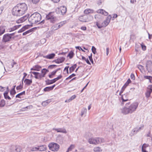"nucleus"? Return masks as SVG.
<instances>
[{
	"mask_svg": "<svg viewBox=\"0 0 152 152\" xmlns=\"http://www.w3.org/2000/svg\"><path fill=\"white\" fill-rule=\"evenodd\" d=\"M62 77V76L61 75H60L57 77L55 78L53 80H49L48 79L45 81L46 84L47 85L52 84L55 83L58 80L61 79Z\"/></svg>",
	"mask_w": 152,
	"mask_h": 152,
	"instance_id": "7",
	"label": "nucleus"
},
{
	"mask_svg": "<svg viewBox=\"0 0 152 152\" xmlns=\"http://www.w3.org/2000/svg\"><path fill=\"white\" fill-rule=\"evenodd\" d=\"M93 150L94 152H100L102 151V150L99 147H94V148Z\"/></svg>",
	"mask_w": 152,
	"mask_h": 152,
	"instance_id": "36",
	"label": "nucleus"
},
{
	"mask_svg": "<svg viewBox=\"0 0 152 152\" xmlns=\"http://www.w3.org/2000/svg\"><path fill=\"white\" fill-rule=\"evenodd\" d=\"M30 26H32V25H27L25 26H23L18 31V33H21V32H22L24 31L26 29L28 28Z\"/></svg>",
	"mask_w": 152,
	"mask_h": 152,
	"instance_id": "19",
	"label": "nucleus"
},
{
	"mask_svg": "<svg viewBox=\"0 0 152 152\" xmlns=\"http://www.w3.org/2000/svg\"><path fill=\"white\" fill-rule=\"evenodd\" d=\"M96 12L102 14L105 16H107L108 14V12L102 9H99L98 10L96 11Z\"/></svg>",
	"mask_w": 152,
	"mask_h": 152,
	"instance_id": "20",
	"label": "nucleus"
},
{
	"mask_svg": "<svg viewBox=\"0 0 152 152\" xmlns=\"http://www.w3.org/2000/svg\"><path fill=\"white\" fill-rule=\"evenodd\" d=\"M151 92H152L151 91L147 90L145 94L146 97L148 98L150 96V94Z\"/></svg>",
	"mask_w": 152,
	"mask_h": 152,
	"instance_id": "39",
	"label": "nucleus"
},
{
	"mask_svg": "<svg viewBox=\"0 0 152 152\" xmlns=\"http://www.w3.org/2000/svg\"><path fill=\"white\" fill-rule=\"evenodd\" d=\"M79 20L81 22H86L88 21V16L87 15H84L80 16L79 18Z\"/></svg>",
	"mask_w": 152,
	"mask_h": 152,
	"instance_id": "12",
	"label": "nucleus"
},
{
	"mask_svg": "<svg viewBox=\"0 0 152 152\" xmlns=\"http://www.w3.org/2000/svg\"><path fill=\"white\" fill-rule=\"evenodd\" d=\"M50 102V100H48L42 102V104L43 106H45L46 105H47Z\"/></svg>",
	"mask_w": 152,
	"mask_h": 152,
	"instance_id": "33",
	"label": "nucleus"
},
{
	"mask_svg": "<svg viewBox=\"0 0 152 152\" xmlns=\"http://www.w3.org/2000/svg\"><path fill=\"white\" fill-rule=\"evenodd\" d=\"M5 32V29L4 27H0V35L3 34Z\"/></svg>",
	"mask_w": 152,
	"mask_h": 152,
	"instance_id": "37",
	"label": "nucleus"
},
{
	"mask_svg": "<svg viewBox=\"0 0 152 152\" xmlns=\"http://www.w3.org/2000/svg\"><path fill=\"white\" fill-rule=\"evenodd\" d=\"M104 142V140L103 138L99 137L94 138L92 137L89 139L88 142L91 144L96 145Z\"/></svg>",
	"mask_w": 152,
	"mask_h": 152,
	"instance_id": "3",
	"label": "nucleus"
},
{
	"mask_svg": "<svg viewBox=\"0 0 152 152\" xmlns=\"http://www.w3.org/2000/svg\"><path fill=\"white\" fill-rule=\"evenodd\" d=\"M24 83L25 85L29 86L32 83V80L31 79H25L24 80Z\"/></svg>",
	"mask_w": 152,
	"mask_h": 152,
	"instance_id": "23",
	"label": "nucleus"
},
{
	"mask_svg": "<svg viewBox=\"0 0 152 152\" xmlns=\"http://www.w3.org/2000/svg\"><path fill=\"white\" fill-rule=\"evenodd\" d=\"M49 71L48 69L45 68L43 69L41 71V73H39V80H41L42 77H45L47 72Z\"/></svg>",
	"mask_w": 152,
	"mask_h": 152,
	"instance_id": "11",
	"label": "nucleus"
},
{
	"mask_svg": "<svg viewBox=\"0 0 152 152\" xmlns=\"http://www.w3.org/2000/svg\"><path fill=\"white\" fill-rule=\"evenodd\" d=\"M56 20V18L55 16L54 17L52 18L49 19L50 22L52 23H54L55 22Z\"/></svg>",
	"mask_w": 152,
	"mask_h": 152,
	"instance_id": "48",
	"label": "nucleus"
},
{
	"mask_svg": "<svg viewBox=\"0 0 152 152\" xmlns=\"http://www.w3.org/2000/svg\"><path fill=\"white\" fill-rule=\"evenodd\" d=\"M29 16V14H28L23 17L21 18L20 19L17 20V23H20L24 22L28 18Z\"/></svg>",
	"mask_w": 152,
	"mask_h": 152,
	"instance_id": "13",
	"label": "nucleus"
},
{
	"mask_svg": "<svg viewBox=\"0 0 152 152\" xmlns=\"http://www.w3.org/2000/svg\"><path fill=\"white\" fill-rule=\"evenodd\" d=\"M64 24L65 23L64 22V21L61 22L58 24V28H59L64 25Z\"/></svg>",
	"mask_w": 152,
	"mask_h": 152,
	"instance_id": "51",
	"label": "nucleus"
},
{
	"mask_svg": "<svg viewBox=\"0 0 152 152\" xmlns=\"http://www.w3.org/2000/svg\"><path fill=\"white\" fill-rule=\"evenodd\" d=\"M59 28L58 26V24H56L52 27V29L53 30H56Z\"/></svg>",
	"mask_w": 152,
	"mask_h": 152,
	"instance_id": "47",
	"label": "nucleus"
},
{
	"mask_svg": "<svg viewBox=\"0 0 152 152\" xmlns=\"http://www.w3.org/2000/svg\"><path fill=\"white\" fill-rule=\"evenodd\" d=\"M76 48L79 50H81L83 52H85V51L83 50L82 48L80 46H76L75 47Z\"/></svg>",
	"mask_w": 152,
	"mask_h": 152,
	"instance_id": "55",
	"label": "nucleus"
},
{
	"mask_svg": "<svg viewBox=\"0 0 152 152\" xmlns=\"http://www.w3.org/2000/svg\"><path fill=\"white\" fill-rule=\"evenodd\" d=\"M94 10L91 9H86L84 11V13L86 14H88L90 13H93Z\"/></svg>",
	"mask_w": 152,
	"mask_h": 152,
	"instance_id": "34",
	"label": "nucleus"
},
{
	"mask_svg": "<svg viewBox=\"0 0 152 152\" xmlns=\"http://www.w3.org/2000/svg\"><path fill=\"white\" fill-rule=\"evenodd\" d=\"M23 83L22 82L21 84H20L19 86L16 87V89L17 90H20L23 88Z\"/></svg>",
	"mask_w": 152,
	"mask_h": 152,
	"instance_id": "40",
	"label": "nucleus"
},
{
	"mask_svg": "<svg viewBox=\"0 0 152 152\" xmlns=\"http://www.w3.org/2000/svg\"><path fill=\"white\" fill-rule=\"evenodd\" d=\"M8 93L7 92H5L4 94V98L6 99H8L10 100L11 99V98L8 95Z\"/></svg>",
	"mask_w": 152,
	"mask_h": 152,
	"instance_id": "30",
	"label": "nucleus"
},
{
	"mask_svg": "<svg viewBox=\"0 0 152 152\" xmlns=\"http://www.w3.org/2000/svg\"><path fill=\"white\" fill-rule=\"evenodd\" d=\"M42 16L38 12H35L32 14L28 18V21L31 24L36 23L41 20Z\"/></svg>",
	"mask_w": 152,
	"mask_h": 152,
	"instance_id": "2",
	"label": "nucleus"
},
{
	"mask_svg": "<svg viewBox=\"0 0 152 152\" xmlns=\"http://www.w3.org/2000/svg\"><path fill=\"white\" fill-rule=\"evenodd\" d=\"M53 130H55L57 131L58 132H61L64 133H66L67 132L65 128H53Z\"/></svg>",
	"mask_w": 152,
	"mask_h": 152,
	"instance_id": "16",
	"label": "nucleus"
},
{
	"mask_svg": "<svg viewBox=\"0 0 152 152\" xmlns=\"http://www.w3.org/2000/svg\"><path fill=\"white\" fill-rule=\"evenodd\" d=\"M138 68V69L141 71L142 70H143L144 69V67L141 65H139L137 66Z\"/></svg>",
	"mask_w": 152,
	"mask_h": 152,
	"instance_id": "53",
	"label": "nucleus"
},
{
	"mask_svg": "<svg viewBox=\"0 0 152 152\" xmlns=\"http://www.w3.org/2000/svg\"><path fill=\"white\" fill-rule=\"evenodd\" d=\"M54 17V16L53 15V13L52 12H50L46 15V18L47 20H49V19L52 18Z\"/></svg>",
	"mask_w": 152,
	"mask_h": 152,
	"instance_id": "27",
	"label": "nucleus"
},
{
	"mask_svg": "<svg viewBox=\"0 0 152 152\" xmlns=\"http://www.w3.org/2000/svg\"><path fill=\"white\" fill-rule=\"evenodd\" d=\"M37 28V27H34V28H33L30 29H29L28 31V32H29V33L31 32H32V31H33L34 30V29H36Z\"/></svg>",
	"mask_w": 152,
	"mask_h": 152,
	"instance_id": "56",
	"label": "nucleus"
},
{
	"mask_svg": "<svg viewBox=\"0 0 152 152\" xmlns=\"http://www.w3.org/2000/svg\"><path fill=\"white\" fill-rule=\"evenodd\" d=\"M80 28L83 31H86V27L85 26H82Z\"/></svg>",
	"mask_w": 152,
	"mask_h": 152,
	"instance_id": "63",
	"label": "nucleus"
},
{
	"mask_svg": "<svg viewBox=\"0 0 152 152\" xmlns=\"http://www.w3.org/2000/svg\"><path fill=\"white\" fill-rule=\"evenodd\" d=\"M30 73H31L34 75V77L36 79L39 80V73L35 72H31Z\"/></svg>",
	"mask_w": 152,
	"mask_h": 152,
	"instance_id": "25",
	"label": "nucleus"
},
{
	"mask_svg": "<svg viewBox=\"0 0 152 152\" xmlns=\"http://www.w3.org/2000/svg\"><path fill=\"white\" fill-rule=\"evenodd\" d=\"M55 56V53H52L44 56V57L47 59H52Z\"/></svg>",
	"mask_w": 152,
	"mask_h": 152,
	"instance_id": "24",
	"label": "nucleus"
},
{
	"mask_svg": "<svg viewBox=\"0 0 152 152\" xmlns=\"http://www.w3.org/2000/svg\"><path fill=\"white\" fill-rule=\"evenodd\" d=\"M21 150V148L19 146H16L13 147L12 149L11 152H20Z\"/></svg>",
	"mask_w": 152,
	"mask_h": 152,
	"instance_id": "15",
	"label": "nucleus"
},
{
	"mask_svg": "<svg viewBox=\"0 0 152 152\" xmlns=\"http://www.w3.org/2000/svg\"><path fill=\"white\" fill-rule=\"evenodd\" d=\"M88 58L90 61L91 62V63L92 64H93L94 63V61H93V58H92V53H91L90 56H88Z\"/></svg>",
	"mask_w": 152,
	"mask_h": 152,
	"instance_id": "52",
	"label": "nucleus"
},
{
	"mask_svg": "<svg viewBox=\"0 0 152 152\" xmlns=\"http://www.w3.org/2000/svg\"><path fill=\"white\" fill-rule=\"evenodd\" d=\"M151 77V76H144V78L145 79H148L149 80Z\"/></svg>",
	"mask_w": 152,
	"mask_h": 152,
	"instance_id": "60",
	"label": "nucleus"
},
{
	"mask_svg": "<svg viewBox=\"0 0 152 152\" xmlns=\"http://www.w3.org/2000/svg\"><path fill=\"white\" fill-rule=\"evenodd\" d=\"M12 14L13 15L16 17H20L23 15V13L19 10L16 5L13 8Z\"/></svg>",
	"mask_w": 152,
	"mask_h": 152,
	"instance_id": "5",
	"label": "nucleus"
},
{
	"mask_svg": "<svg viewBox=\"0 0 152 152\" xmlns=\"http://www.w3.org/2000/svg\"><path fill=\"white\" fill-rule=\"evenodd\" d=\"M65 60V58L64 57H61L59 58H57V64H59L63 62Z\"/></svg>",
	"mask_w": 152,
	"mask_h": 152,
	"instance_id": "29",
	"label": "nucleus"
},
{
	"mask_svg": "<svg viewBox=\"0 0 152 152\" xmlns=\"http://www.w3.org/2000/svg\"><path fill=\"white\" fill-rule=\"evenodd\" d=\"M152 92V85L148 86V89Z\"/></svg>",
	"mask_w": 152,
	"mask_h": 152,
	"instance_id": "61",
	"label": "nucleus"
},
{
	"mask_svg": "<svg viewBox=\"0 0 152 152\" xmlns=\"http://www.w3.org/2000/svg\"><path fill=\"white\" fill-rule=\"evenodd\" d=\"M42 68L41 66L39 65H36L33 66V67L31 69V70H34L37 71H39Z\"/></svg>",
	"mask_w": 152,
	"mask_h": 152,
	"instance_id": "22",
	"label": "nucleus"
},
{
	"mask_svg": "<svg viewBox=\"0 0 152 152\" xmlns=\"http://www.w3.org/2000/svg\"><path fill=\"white\" fill-rule=\"evenodd\" d=\"M126 87L123 86V87L121 89L119 93V95L120 96H121L122 94L123 93V91H124L125 88H126Z\"/></svg>",
	"mask_w": 152,
	"mask_h": 152,
	"instance_id": "41",
	"label": "nucleus"
},
{
	"mask_svg": "<svg viewBox=\"0 0 152 152\" xmlns=\"http://www.w3.org/2000/svg\"><path fill=\"white\" fill-rule=\"evenodd\" d=\"M33 3L34 4H36L39 1V0H31Z\"/></svg>",
	"mask_w": 152,
	"mask_h": 152,
	"instance_id": "59",
	"label": "nucleus"
},
{
	"mask_svg": "<svg viewBox=\"0 0 152 152\" xmlns=\"http://www.w3.org/2000/svg\"><path fill=\"white\" fill-rule=\"evenodd\" d=\"M146 68L148 72L152 73V62L148 61L146 64Z\"/></svg>",
	"mask_w": 152,
	"mask_h": 152,
	"instance_id": "10",
	"label": "nucleus"
},
{
	"mask_svg": "<svg viewBox=\"0 0 152 152\" xmlns=\"http://www.w3.org/2000/svg\"><path fill=\"white\" fill-rule=\"evenodd\" d=\"M57 66L56 65H49L48 67V69H52L55 68Z\"/></svg>",
	"mask_w": 152,
	"mask_h": 152,
	"instance_id": "43",
	"label": "nucleus"
},
{
	"mask_svg": "<svg viewBox=\"0 0 152 152\" xmlns=\"http://www.w3.org/2000/svg\"><path fill=\"white\" fill-rule=\"evenodd\" d=\"M76 97V96L75 95H74L72 96L70 98L71 100L72 101L73 99H75Z\"/></svg>",
	"mask_w": 152,
	"mask_h": 152,
	"instance_id": "64",
	"label": "nucleus"
},
{
	"mask_svg": "<svg viewBox=\"0 0 152 152\" xmlns=\"http://www.w3.org/2000/svg\"><path fill=\"white\" fill-rule=\"evenodd\" d=\"M16 93L15 90L11 89L10 91V94L12 95H13Z\"/></svg>",
	"mask_w": 152,
	"mask_h": 152,
	"instance_id": "49",
	"label": "nucleus"
},
{
	"mask_svg": "<svg viewBox=\"0 0 152 152\" xmlns=\"http://www.w3.org/2000/svg\"><path fill=\"white\" fill-rule=\"evenodd\" d=\"M77 66V64H75L72 66L70 67L69 68V73H72L75 70Z\"/></svg>",
	"mask_w": 152,
	"mask_h": 152,
	"instance_id": "26",
	"label": "nucleus"
},
{
	"mask_svg": "<svg viewBox=\"0 0 152 152\" xmlns=\"http://www.w3.org/2000/svg\"><path fill=\"white\" fill-rule=\"evenodd\" d=\"M25 91H23V92H21L18 94H17L16 96V98H18L21 99V97L20 96L23 95H25Z\"/></svg>",
	"mask_w": 152,
	"mask_h": 152,
	"instance_id": "35",
	"label": "nucleus"
},
{
	"mask_svg": "<svg viewBox=\"0 0 152 152\" xmlns=\"http://www.w3.org/2000/svg\"><path fill=\"white\" fill-rule=\"evenodd\" d=\"M6 104L5 102L4 99H2L0 101V107H3Z\"/></svg>",
	"mask_w": 152,
	"mask_h": 152,
	"instance_id": "38",
	"label": "nucleus"
},
{
	"mask_svg": "<svg viewBox=\"0 0 152 152\" xmlns=\"http://www.w3.org/2000/svg\"><path fill=\"white\" fill-rule=\"evenodd\" d=\"M96 49L95 48V47H94V46H92V48H91V50H92V53L94 54H95L96 53Z\"/></svg>",
	"mask_w": 152,
	"mask_h": 152,
	"instance_id": "50",
	"label": "nucleus"
},
{
	"mask_svg": "<svg viewBox=\"0 0 152 152\" xmlns=\"http://www.w3.org/2000/svg\"><path fill=\"white\" fill-rule=\"evenodd\" d=\"M69 66H66L65 67V68H64V70L66 71V73L67 74L69 73L68 68H69Z\"/></svg>",
	"mask_w": 152,
	"mask_h": 152,
	"instance_id": "57",
	"label": "nucleus"
},
{
	"mask_svg": "<svg viewBox=\"0 0 152 152\" xmlns=\"http://www.w3.org/2000/svg\"><path fill=\"white\" fill-rule=\"evenodd\" d=\"M130 102H129L125 104V106L121 109V113L124 114L132 113L135 111L138 105V103L135 102L130 104Z\"/></svg>",
	"mask_w": 152,
	"mask_h": 152,
	"instance_id": "1",
	"label": "nucleus"
},
{
	"mask_svg": "<svg viewBox=\"0 0 152 152\" xmlns=\"http://www.w3.org/2000/svg\"><path fill=\"white\" fill-rule=\"evenodd\" d=\"M16 6L21 11L23 14H24L26 12L28 9L27 5L24 3H20L18 4Z\"/></svg>",
	"mask_w": 152,
	"mask_h": 152,
	"instance_id": "4",
	"label": "nucleus"
},
{
	"mask_svg": "<svg viewBox=\"0 0 152 152\" xmlns=\"http://www.w3.org/2000/svg\"><path fill=\"white\" fill-rule=\"evenodd\" d=\"M111 18V17L110 15H109L107 18L102 23V24L104 25V26H107L110 22V19Z\"/></svg>",
	"mask_w": 152,
	"mask_h": 152,
	"instance_id": "14",
	"label": "nucleus"
},
{
	"mask_svg": "<svg viewBox=\"0 0 152 152\" xmlns=\"http://www.w3.org/2000/svg\"><path fill=\"white\" fill-rule=\"evenodd\" d=\"M76 76V75L75 74L73 73L71 75H70L68 77L66 78V80H67L68 79H70L72 78L73 77H74Z\"/></svg>",
	"mask_w": 152,
	"mask_h": 152,
	"instance_id": "46",
	"label": "nucleus"
},
{
	"mask_svg": "<svg viewBox=\"0 0 152 152\" xmlns=\"http://www.w3.org/2000/svg\"><path fill=\"white\" fill-rule=\"evenodd\" d=\"M50 149L53 151H57L59 148V145L55 143H51L48 145Z\"/></svg>",
	"mask_w": 152,
	"mask_h": 152,
	"instance_id": "6",
	"label": "nucleus"
},
{
	"mask_svg": "<svg viewBox=\"0 0 152 152\" xmlns=\"http://www.w3.org/2000/svg\"><path fill=\"white\" fill-rule=\"evenodd\" d=\"M148 146V145L146 144H144L142 145V148H146Z\"/></svg>",
	"mask_w": 152,
	"mask_h": 152,
	"instance_id": "58",
	"label": "nucleus"
},
{
	"mask_svg": "<svg viewBox=\"0 0 152 152\" xmlns=\"http://www.w3.org/2000/svg\"><path fill=\"white\" fill-rule=\"evenodd\" d=\"M59 11H60L62 15L64 14L66 12V8L64 6L61 7L59 8Z\"/></svg>",
	"mask_w": 152,
	"mask_h": 152,
	"instance_id": "18",
	"label": "nucleus"
},
{
	"mask_svg": "<svg viewBox=\"0 0 152 152\" xmlns=\"http://www.w3.org/2000/svg\"><path fill=\"white\" fill-rule=\"evenodd\" d=\"M74 145H71L68 148L66 152H69V151H72V150L74 148Z\"/></svg>",
	"mask_w": 152,
	"mask_h": 152,
	"instance_id": "45",
	"label": "nucleus"
},
{
	"mask_svg": "<svg viewBox=\"0 0 152 152\" xmlns=\"http://www.w3.org/2000/svg\"><path fill=\"white\" fill-rule=\"evenodd\" d=\"M96 25L99 28H101L103 27L104 26V25L102 24V23L101 25H100L98 23L96 22Z\"/></svg>",
	"mask_w": 152,
	"mask_h": 152,
	"instance_id": "44",
	"label": "nucleus"
},
{
	"mask_svg": "<svg viewBox=\"0 0 152 152\" xmlns=\"http://www.w3.org/2000/svg\"><path fill=\"white\" fill-rule=\"evenodd\" d=\"M55 84L51 86L47 87L44 89V91L45 92L53 90V88L55 86Z\"/></svg>",
	"mask_w": 152,
	"mask_h": 152,
	"instance_id": "21",
	"label": "nucleus"
},
{
	"mask_svg": "<svg viewBox=\"0 0 152 152\" xmlns=\"http://www.w3.org/2000/svg\"><path fill=\"white\" fill-rule=\"evenodd\" d=\"M12 39L11 37L9 35V34L7 33L4 35L2 41L4 42L11 41Z\"/></svg>",
	"mask_w": 152,
	"mask_h": 152,
	"instance_id": "9",
	"label": "nucleus"
},
{
	"mask_svg": "<svg viewBox=\"0 0 152 152\" xmlns=\"http://www.w3.org/2000/svg\"><path fill=\"white\" fill-rule=\"evenodd\" d=\"M141 46L142 47V49L143 50H146V46L143 45V44H141Z\"/></svg>",
	"mask_w": 152,
	"mask_h": 152,
	"instance_id": "54",
	"label": "nucleus"
},
{
	"mask_svg": "<svg viewBox=\"0 0 152 152\" xmlns=\"http://www.w3.org/2000/svg\"><path fill=\"white\" fill-rule=\"evenodd\" d=\"M39 151H43L45 150L46 149V146L45 145H42L39 146Z\"/></svg>",
	"mask_w": 152,
	"mask_h": 152,
	"instance_id": "28",
	"label": "nucleus"
},
{
	"mask_svg": "<svg viewBox=\"0 0 152 152\" xmlns=\"http://www.w3.org/2000/svg\"><path fill=\"white\" fill-rule=\"evenodd\" d=\"M15 34V33H12V34H9V35L11 37L12 39V40L14 39L15 38L14 37H12V36H14Z\"/></svg>",
	"mask_w": 152,
	"mask_h": 152,
	"instance_id": "62",
	"label": "nucleus"
},
{
	"mask_svg": "<svg viewBox=\"0 0 152 152\" xmlns=\"http://www.w3.org/2000/svg\"><path fill=\"white\" fill-rule=\"evenodd\" d=\"M87 111V109L86 108H83L81 110V116H83V115H85Z\"/></svg>",
	"mask_w": 152,
	"mask_h": 152,
	"instance_id": "32",
	"label": "nucleus"
},
{
	"mask_svg": "<svg viewBox=\"0 0 152 152\" xmlns=\"http://www.w3.org/2000/svg\"><path fill=\"white\" fill-rule=\"evenodd\" d=\"M144 126L143 125H142L140 127H137L134 128L132 130V132H133L134 133L133 134H136L137 132H139L140 130L142 129L143 128V127Z\"/></svg>",
	"mask_w": 152,
	"mask_h": 152,
	"instance_id": "17",
	"label": "nucleus"
},
{
	"mask_svg": "<svg viewBox=\"0 0 152 152\" xmlns=\"http://www.w3.org/2000/svg\"><path fill=\"white\" fill-rule=\"evenodd\" d=\"M130 92H127L124 95H121V99L122 101V103L124 104V102L129 100V96Z\"/></svg>",
	"mask_w": 152,
	"mask_h": 152,
	"instance_id": "8",
	"label": "nucleus"
},
{
	"mask_svg": "<svg viewBox=\"0 0 152 152\" xmlns=\"http://www.w3.org/2000/svg\"><path fill=\"white\" fill-rule=\"evenodd\" d=\"M74 55V52L72 51H71L69 52L67 57H69V58L71 59L73 57Z\"/></svg>",
	"mask_w": 152,
	"mask_h": 152,
	"instance_id": "31",
	"label": "nucleus"
},
{
	"mask_svg": "<svg viewBox=\"0 0 152 152\" xmlns=\"http://www.w3.org/2000/svg\"><path fill=\"white\" fill-rule=\"evenodd\" d=\"M17 27L16 26H14L12 28H10L9 29V31L10 32L11 31H14V30H15L17 29Z\"/></svg>",
	"mask_w": 152,
	"mask_h": 152,
	"instance_id": "42",
	"label": "nucleus"
}]
</instances>
